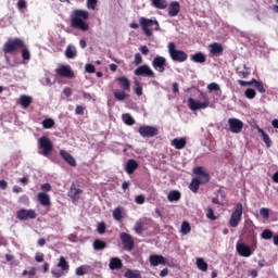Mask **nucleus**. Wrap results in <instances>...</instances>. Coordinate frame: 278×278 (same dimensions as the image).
Wrapping results in <instances>:
<instances>
[{"instance_id":"nucleus-21","label":"nucleus","mask_w":278,"mask_h":278,"mask_svg":"<svg viewBox=\"0 0 278 278\" xmlns=\"http://www.w3.org/2000/svg\"><path fill=\"white\" fill-rule=\"evenodd\" d=\"M60 155L64 162L70 164V166H77V161H75V157H73V155H71L68 152L61 150Z\"/></svg>"},{"instance_id":"nucleus-20","label":"nucleus","mask_w":278,"mask_h":278,"mask_svg":"<svg viewBox=\"0 0 278 278\" xmlns=\"http://www.w3.org/2000/svg\"><path fill=\"white\" fill-rule=\"evenodd\" d=\"M181 10V5L177 1H173L168 5V15L169 16H177Z\"/></svg>"},{"instance_id":"nucleus-40","label":"nucleus","mask_w":278,"mask_h":278,"mask_svg":"<svg viewBox=\"0 0 278 278\" xmlns=\"http://www.w3.org/2000/svg\"><path fill=\"white\" fill-rule=\"evenodd\" d=\"M89 267L86 265L79 266L78 268H76V275L78 277H83V275H86V273H88Z\"/></svg>"},{"instance_id":"nucleus-8","label":"nucleus","mask_w":278,"mask_h":278,"mask_svg":"<svg viewBox=\"0 0 278 278\" xmlns=\"http://www.w3.org/2000/svg\"><path fill=\"white\" fill-rule=\"evenodd\" d=\"M58 268H61L62 271H58L55 269H52V275L55 278H60L62 277V275L68 273V270L71 269V265H68V262L66 261V258L64 256H61L59 258V263H58Z\"/></svg>"},{"instance_id":"nucleus-24","label":"nucleus","mask_w":278,"mask_h":278,"mask_svg":"<svg viewBox=\"0 0 278 278\" xmlns=\"http://www.w3.org/2000/svg\"><path fill=\"white\" fill-rule=\"evenodd\" d=\"M109 268H111V270H118V268H123V261H121L118 257H112Z\"/></svg>"},{"instance_id":"nucleus-15","label":"nucleus","mask_w":278,"mask_h":278,"mask_svg":"<svg viewBox=\"0 0 278 278\" xmlns=\"http://www.w3.org/2000/svg\"><path fill=\"white\" fill-rule=\"evenodd\" d=\"M135 75L139 77H155V73L149 65H141L135 70Z\"/></svg>"},{"instance_id":"nucleus-27","label":"nucleus","mask_w":278,"mask_h":278,"mask_svg":"<svg viewBox=\"0 0 278 278\" xmlns=\"http://www.w3.org/2000/svg\"><path fill=\"white\" fill-rule=\"evenodd\" d=\"M257 131H258V134H261L263 141L265 142L267 149H270L273 141L270 140V137L268 136V134H266L264 131V129H262L260 127H257Z\"/></svg>"},{"instance_id":"nucleus-12","label":"nucleus","mask_w":278,"mask_h":278,"mask_svg":"<svg viewBox=\"0 0 278 278\" xmlns=\"http://www.w3.org/2000/svg\"><path fill=\"white\" fill-rule=\"evenodd\" d=\"M16 216L20 220H29L36 218L38 215L36 214V211L34 210H25L21 208L16 212Z\"/></svg>"},{"instance_id":"nucleus-5","label":"nucleus","mask_w":278,"mask_h":278,"mask_svg":"<svg viewBox=\"0 0 278 278\" xmlns=\"http://www.w3.org/2000/svg\"><path fill=\"white\" fill-rule=\"evenodd\" d=\"M38 148L41 150L39 151L40 155L49 157L53 151V143L48 137H41L38 139Z\"/></svg>"},{"instance_id":"nucleus-7","label":"nucleus","mask_w":278,"mask_h":278,"mask_svg":"<svg viewBox=\"0 0 278 278\" xmlns=\"http://www.w3.org/2000/svg\"><path fill=\"white\" fill-rule=\"evenodd\" d=\"M25 41L22 39L15 38L5 42L3 47L4 53H14L17 49H24Z\"/></svg>"},{"instance_id":"nucleus-42","label":"nucleus","mask_w":278,"mask_h":278,"mask_svg":"<svg viewBox=\"0 0 278 278\" xmlns=\"http://www.w3.org/2000/svg\"><path fill=\"white\" fill-rule=\"evenodd\" d=\"M125 277H126V278H142V276H140V273L134 271V270H131V269H129V270H127V271L125 273Z\"/></svg>"},{"instance_id":"nucleus-58","label":"nucleus","mask_w":278,"mask_h":278,"mask_svg":"<svg viewBox=\"0 0 278 278\" xmlns=\"http://www.w3.org/2000/svg\"><path fill=\"white\" fill-rule=\"evenodd\" d=\"M86 73H94V65L92 64H86L85 65Z\"/></svg>"},{"instance_id":"nucleus-38","label":"nucleus","mask_w":278,"mask_h":278,"mask_svg":"<svg viewBox=\"0 0 278 278\" xmlns=\"http://www.w3.org/2000/svg\"><path fill=\"white\" fill-rule=\"evenodd\" d=\"M105 247H106V243L101 240H96L93 242V249L96 251H103V249H105Z\"/></svg>"},{"instance_id":"nucleus-17","label":"nucleus","mask_w":278,"mask_h":278,"mask_svg":"<svg viewBox=\"0 0 278 278\" xmlns=\"http://www.w3.org/2000/svg\"><path fill=\"white\" fill-rule=\"evenodd\" d=\"M237 252L241 257H251V255H253V250H251V247L244 243H237Z\"/></svg>"},{"instance_id":"nucleus-16","label":"nucleus","mask_w":278,"mask_h":278,"mask_svg":"<svg viewBox=\"0 0 278 278\" xmlns=\"http://www.w3.org/2000/svg\"><path fill=\"white\" fill-rule=\"evenodd\" d=\"M121 240H122V244L124 245V249H126V251H134V238H131V236L127 232H123L121 233Z\"/></svg>"},{"instance_id":"nucleus-9","label":"nucleus","mask_w":278,"mask_h":278,"mask_svg":"<svg viewBox=\"0 0 278 278\" xmlns=\"http://www.w3.org/2000/svg\"><path fill=\"white\" fill-rule=\"evenodd\" d=\"M55 73L60 77H65L67 79H73V77H75V73H73L71 65H59L55 70Z\"/></svg>"},{"instance_id":"nucleus-6","label":"nucleus","mask_w":278,"mask_h":278,"mask_svg":"<svg viewBox=\"0 0 278 278\" xmlns=\"http://www.w3.org/2000/svg\"><path fill=\"white\" fill-rule=\"evenodd\" d=\"M242 220V203H237L233 207L232 214L230 215L229 225L230 227H238Z\"/></svg>"},{"instance_id":"nucleus-60","label":"nucleus","mask_w":278,"mask_h":278,"mask_svg":"<svg viewBox=\"0 0 278 278\" xmlns=\"http://www.w3.org/2000/svg\"><path fill=\"white\" fill-rule=\"evenodd\" d=\"M135 201L138 205L144 204V195H137Z\"/></svg>"},{"instance_id":"nucleus-1","label":"nucleus","mask_w":278,"mask_h":278,"mask_svg":"<svg viewBox=\"0 0 278 278\" xmlns=\"http://www.w3.org/2000/svg\"><path fill=\"white\" fill-rule=\"evenodd\" d=\"M90 18V13L85 10H75L71 15V26L74 29H80V31H88L90 25L87 21Z\"/></svg>"},{"instance_id":"nucleus-31","label":"nucleus","mask_w":278,"mask_h":278,"mask_svg":"<svg viewBox=\"0 0 278 278\" xmlns=\"http://www.w3.org/2000/svg\"><path fill=\"white\" fill-rule=\"evenodd\" d=\"M31 101H33V99L29 96H21L20 97V104L24 109H27L28 105H31Z\"/></svg>"},{"instance_id":"nucleus-34","label":"nucleus","mask_w":278,"mask_h":278,"mask_svg":"<svg viewBox=\"0 0 278 278\" xmlns=\"http://www.w3.org/2000/svg\"><path fill=\"white\" fill-rule=\"evenodd\" d=\"M201 186V181L199 180V178H193L189 188L191 190V192H199V187Z\"/></svg>"},{"instance_id":"nucleus-41","label":"nucleus","mask_w":278,"mask_h":278,"mask_svg":"<svg viewBox=\"0 0 278 278\" xmlns=\"http://www.w3.org/2000/svg\"><path fill=\"white\" fill-rule=\"evenodd\" d=\"M114 97L117 101H125L127 93H125V91H114Z\"/></svg>"},{"instance_id":"nucleus-61","label":"nucleus","mask_w":278,"mask_h":278,"mask_svg":"<svg viewBox=\"0 0 278 278\" xmlns=\"http://www.w3.org/2000/svg\"><path fill=\"white\" fill-rule=\"evenodd\" d=\"M75 114H78L79 116H84V106L77 105L75 110Z\"/></svg>"},{"instance_id":"nucleus-57","label":"nucleus","mask_w":278,"mask_h":278,"mask_svg":"<svg viewBox=\"0 0 278 278\" xmlns=\"http://www.w3.org/2000/svg\"><path fill=\"white\" fill-rule=\"evenodd\" d=\"M17 8H18V10H25V8H27V1L18 0Z\"/></svg>"},{"instance_id":"nucleus-50","label":"nucleus","mask_w":278,"mask_h":278,"mask_svg":"<svg viewBox=\"0 0 278 278\" xmlns=\"http://www.w3.org/2000/svg\"><path fill=\"white\" fill-rule=\"evenodd\" d=\"M22 58L23 60H30L31 58V54L29 53V50L25 49V48H22Z\"/></svg>"},{"instance_id":"nucleus-47","label":"nucleus","mask_w":278,"mask_h":278,"mask_svg":"<svg viewBox=\"0 0 278 278\" xmlns=\"http://www.w3.org/2000/svg\"><path fill=\"white\" fill-rule=\"evenodd\" d=\"M252 83L254 84L255 88L258 90V92H266V89L264 88V85L262 83L253 79Z\"/></svg>"},{"instance_id":"nucleus-33","label":"nucleus","mask_w":278,"mask_h":278,"mask_svg":"<svg viewBox=\"0 0 278 278\" xmlns=\"http://www.w3.org/2000/svg\"><path fill=\"white\" fill-rule=\"evenodd\" d=\"M195 264H197L199 270H202V273H205L207 270V264H206L205 260L198 257L195 261Z\"/></svg>"},{"instance_id":"nucleus-63","label":"nucleus","mask_w":278,"mask_h":278,"mask_svg":"<svg viewBox=\"0 0 278 278\" xmlns=\"http://www.w3.org/2000/svg\"><path fill=\"white\" fill-rule=\"evenodd\" d=\"M41 190L43 192H51V185H49V184L41 185Z\"/></svg>"},{"instance_id":"nucleus-44","label":"nucleus","mask_w":278,"mask_h":278,"mask_svg":"<svg viewBox=\"0 0 278 278\" xmlns=\"http://www.w3.org/2000/svg\"><path fill=\"white\" fill-rule=\"evenodd\" d=\"M135 231L136 233H142V231H144V223H142V220L136 223Z\"/></svg>"},{"instance_id":"nucleus-25","label":"nucleus","mask_w":278,"mask_h":278,"mask_svg":"<svg viewBox=\"0 0 278 278\" xmlns=\"http://www.w3.org/2000/svg\"><path fill=\"white\" fill-rule=\"evenodd\" d=\"M186 144H187L186 138H175L172 141V146L178 150L185 149Z\"/></svg>"},{"instance_id":"nucleus-62","label":"nucleus","mask_w":278,"mask_h":278,"mask_svg":"<svg viewBox=\"0 0 278 278\" xmlns=\"http://www.w3.org/2000/svg\"><path fill=\"white\" fill-rule=\"evenodd\" d=\"M139 51L143 54V55H149V48L147 46H141L139 48Z\"/></svg>"},{"instance_id":"nucleus-10","label":"nucleus","mask_w":278,"mask_h":278,"mask_svg":"<svg viewBox=\"0 0 278 278\" xmlns=\"http://www.w3.org/2000/svg\"><path fill=\"white\" fill-rule=\"evenodd\" d=\"M138 131L142 138H153V136H157L160 132L154 126H141Z\"/></svg>"},{"instance_id":"nucleus-3","label":"nucleus","mask_w":278,"mask_h":278,"mask_svg":"<svg viewBox=\"0 0 278 278\" xmlns=\"http://www.w3.org/2000/svg\"><path fill=\"white\" fill-rule=\"evenodd\" d=\"M139 23H140L141 29L148 37L153 36V31L149 27L154 26L155 31H160V23L157 22V20H149L147 17H140Z\"/></svg>"},{"instance_id":"nucleus-26","label":"nucleus","mask_w":278,"mask_h":278,"mask_svg":"<svg viewBox=\"0 0 278 278\" xmlns=\"http://www.w3.org/2000/svg\"><path fill=\"white\" fill-rule=\"evenodd\" d=\"M65 58H67L68 60H73L75 58H77V48H75V46H67L66 50H65Z\"/></svg>"},{"instance_id":"nucleus-56","label":"nucleus","mask_w":278,"mask_h":278,"mask_svg":"<svg viewBox=\"0 0 278 278\" xmlns=\"http://www.w3.org/2000/svg\"><path fill=\"white\" fill-rule=\"evenodd\" d=\"M22 275L23 277H26V275H29V277H34V275H36V268L33 267L30 270H24Z\"/></svg>"},{"instance_id":"nucleus-28","label":"nucleus","mask_w":278,"mask_h":278,"mask_svg":"<svg viewBox=\"0 0 278 278\" xmlns=\"http://www.w3.org/2000/svg\"><path fill=\"white\" fill-rule=\"evenodd\" d=\"M152 5L157 10H166L168 8L167 0H152Z\"/></svg>"},{"instance_id":"nucleus-14","label":"nucleus","mask_w":278,"mask_h":278,"mask_svg":"<svg viewBox=\"0 0 278 278\" xmlns=\"http://www.w3.org/2000/svg\"><path fill=\"white\" fill-rule=\"evenodd\" d=\"M152 66L159 73H164L166 71V58L156 55L152 61Z\"/></svg>"},{"instance_id":"nucleus-23","label":"nucleus","mask_w":278,"mask_h":278,"mask_svg":"<svg viewBox=\"0 0 278 278\" xmlns=\"http://www.w3.org/2000/svg\"><path fill=\"white\" fill-rule=\"evenodd\" d=\"M37 199H38L39 203H41L43 205V207L51 205V198L49 197V194H47L45 192H39L37 194Z\"/></svg>"},{"instance_id":"nucleus-13","label":"nucleus","mask_w":278,"mask_h":278,"mask_svg":"<svg viewBox=\"0 0 278 278\" xmlns=\"http://www.w3.org/2000/svg\"><path fill=\"white\" fill-rule=\"evenodd\" d=\"M228 125L231 134H240V131H242V128L244 127V123L238 118H229Z\"/></svg>"},{"instance_id":"nucleus-19","label":"nucleus","mask_w":278,"mask_h":278,"mask_svg":"<svg viewBox=\"0 0 278 278\" xmlns=\"http://www.w3.org/2000/svg\"><path fill=\"white\" fill-rule=\"evenodd\" d=\"M149 262L151 266H160V264L162 266H166V258H164V256L162 255H157V254L150 255Z\"/></svg>"},{"instance_id":"nucleus-36","label":"nucleus","mask_w":278,"mask_h":278,"mask_svg":"<svg viewBox=\"0 0 278 278\" xmlns=\"http://www.w3.org/2000/svg\"><path fill=\"white\" fill-rule=\"evenodd\" d=\"M168 201H179L181 199V193L179 191H170L167 195Z\"/></svg>"},{"instance_id":"nucleus-4","label":"nucleus","mask_w":278,"mask_h":278,"mask_svg":"<svg viewBox=\"0 0 278 278\" xmlns=\"http://www.w3.org/2000/svg\"><path fill=\"white\" fill-rule=\"evenodd\" d=\"M167 49L174 62H186V60H188V54L181 50H177L175 42H169Z\"/></svg>"},{"instance_id":"nucleus-52","label":"nucleus","mask_w":278,"mask_h":278,"mask_svg":"<svg viewBox=\"0 0 278 278\" xmlns=\"http://www.w3.org/2000/svg\"><path fill=\"white\" fill-rule=\"evenodd\" d=\"M255 91L253 89H247L245 90V97L247 99H255Z\"/></svg>"},{"instance_id":"nucleus-39","label":"nucleus","mask_w":278,"mask_h":278,"mask_svg":"<svg viewBox=\"0 0 278 278\" xmlns=\"http://www.w3.org/2000/svg\"><path fill=\"white\" fill-rule=\"evenodd\" d=\"M122 118H123V121H124V123H125L126 125H135V123H136V121L134 119V117H132L131 115H129V114H124V115L122 116Z\"/></svg>"},{"instance_id":"nucleus-59","label":"nucleus","mask_w":278,"mask_h":278,"mask_svg":"<svg viewBox=\"0 0 278 278\" xmlns=\"http://www.w3.org/2000/svg\"><path fill=\"white\" fill-rule=\"evenodd\" d=\"M98 232L105 233V224L104 223L98 224Z\"/></svg>"},{"instance_id":"nucleus-51","label":"nucleus","mask_w":278,"mask_h":278,"mask_svg":"<svg viewBox=\"0 0 278 278\" xmlns=\"http://www.w3.org/2000/svg\"><path fill=\"white\" fill-rule=\"evenodd\" d=\"M98 0H87V8L89 10H94L97 8Z\"/></svg>"},{"instance_id":"nucleus-64","label":"nucleus","mask_w":278,"mask_h":278,"mask_svg":"<svg viewBox=\"0 0 278 278\" xmlns=\"http://www.w3.org/2000/svg\"><path fill=\"white\" fill-rule=\"evenodd\" d=\"M63 94H65V97H71L73 94V90L71 88L66 87L63 90Z\"/></svg>"},{"instance_id":"nucleus-37","label":"nucleus","mask_w":278,"mask_h":278,"mask_svg":"<svg viewBox=\"0 0 278 278\" xmlns=\"http://www.w3.org/2000/svg\"><path fill=\"white\" fill-rule=\"evenodd\" d=\"M181 233H184V236H188V233H190V231H192V228L190 227V224L188 222H184L181 224Z\"/></svg>"},{"instance_id":"nucleus-18","label":"nucleus","mask_w":278,"mask_h":278,"mask_svg":"<svg viewBox=\"0 0 278 278\" xmlns=\"http://www.w3.org/2000/svg\"><path fill=\"white\" fill-rule=\"evenodd\" d=\"M211 55H215V58H218V55H223V51L225 49L223 48L222 43L214 42L208 46Z\"/></svg>"},{"instance_id":"nucleus-48","label":"nucleus","mask_w":278,"mask_h":278,"mask_svg":"<svg viewBox=\"0 0 278 278\" xmlns=\"http://www.w3.org/2000/svg\"><path fill=\"white\" fill-rule=\"evenodd\" d=\"M135 92L138 97H142V86H140V83L138 80L135 81Z\"/></svg>"},{"instance_id":"nucleus-46","label":"nucleus","mask_w":278,"mask_h":278,"mask_svg":"<svg viewBox=\"0 0 278 278\" xmlns=\"http://www.w3.org/2000/svg\"><path fill=\"white\" fill-rule=\"evenodd\" d=\"M260 214H261V216H262L263 218H266V219L270 218V210H268V208H266V207H262V208L260 210Z\"/></svg>"},{"instance_id":"nucleus-2","label":"nucleus","mask_w":278,"mask_h":278,"mask_svg":"<svg viewBox=\"0 0 278 278\" xmlns=\"http://www.w3.org/2000/svg\"><path fill=\"white\" fill-rule=\"evenodd\" d=\"M202 100H195L194 98L188 99V106L192 112H197V110H206V108H210V97L207 94L202 93L201 94Z\"/></svg>"},{"instance_id":"nucleus-45","label":"nucleus","mask_w":278,"mask_h":278,"mask_svg":"<svg viewBox=\"0 0 278 278\" xmlns=\"http://www.w3.org/2000/svg\"><path fill=\"white\" fill-rule=\"evenodd\" d=\"M207 90L208 92H218V90H220V86H218L216 83H211L207 85Z\"/></svg>"},{"instance_id":"nucleus-49","label":"nucleus","mask_w":278,"mask_h":278,"mask_svg":"<svg viewBox=\"0 0 278 278\" xmlns=\"http://www.w3.org/2000/svg\"><path fill=\"white\" fill-rule=\"evenodd\" d=\"M262 238L264 240H270V238H273V231L266 229L262 232Z\"/></svg>"},{"instance_id":"nucleus-11","label":"nucleus","mask_w":278,"mask_h":278,"mask_svg":"<svg viewBox=\"0 0 278 278\" xmlns=\"http://www.w3.org/2000/svg\"><path fill=\"white\" fill-rule=\"evenodd\" d=\"M193 173L197 175L195 179H199L200 184H207L210 181V174L205 170V167H195Z\"/></svg>"},{"instance_id":"nucleus-43","label":"nucleus","mask_w":278,"mask_h":278,"mask_svg":"<svg viewBox=\"0 0 278 278\" xmlns=\"http://www.w3.org/2000/svg\"><path fill=\"white\" fill-rule=\"evenodd\" d=\"M54 125H55V122L53 119H51V118L45 119L42 122V127L45 129H51V127H53Z\"/></svg>"},{"instance_id":"nucleus-30","label":"nucleus","mask_w":278,"mask_h":278,"mask_svg":"<svg viewBox=\"0 0 278 278\" xmlns=\"http://www.w3.org/2000/svg\"><path fill=\"white\" fill-rule=\"evenodd\" d=\"M117 81L124 90H129V88H131V83H129V79L125 76L118 77Z\"/></svg>"},{"instance_id":"nucleus-32","label":"nucleus","mask_w":278,"mask_h":278,"mask_svg":"<svg viewBox=\"0 0 278 278\" xmlns=\"http://www.w3.org/2000/svg\"><path fill=\"white\" fill-rule=\"evenodd\" d=\"M191 60L198 64H203L205 62V54L198 52L191 56Z\"/></svg>"},{"instance_id":"nucleus-53","label":"nucleus","mask_w":278,"mask_h":278,"mask_svg":"<svg viewBox=\"0 0 278 278\" xmlns=\"http://www.w3.org/2000/svg\"><path fill=\"white\" fill-rule=\"evenodd\" d=\"M206 218L210 220H216V217L214 216V210H212V207L207 208Z\"/></svg>"},{"instance_id":"nucleus-29","label":"nucleus","mask_w":278,"mask_h":278,"mask_svg":"<svg viewBox=\"0 0 278 278\" xmlns=\"http://www.w3.org/2000/svg\"><path fill=\"white\" fill-rule=\"evenodd\" d=\"M81 189L76 188V187H71L70 192H68V197H71V199H73V201H77V199H79V194H81Z\"/></svg>"},{"instance_id":"nucleus-54","label":"nucleus","mask_w":278,"mask_h":278,"mask_svg":"<svg viewBox=\"0 0 278 278\" xmlns=\"http://www.w3.org/2000/svg\"><path fill=\"white\" fill-rule=\"evenodd\" d=\"M35 260L36 262L40 263V262H45V254L42 252H37L35 254Z\"/></svg>"},{"instance_id":"nucleus-35","label":"nucleus","mask_w":278,"mask_h":278,"mask_svg":"<svg viewBox=\"0 0 278 278\" xmlns=\"http://www.w3.org/2000/svg\"><path fill=\"white\" fill-rule=\"evenodd\" d=\"M113 218L114 220H123V207L117 206L113 211Z\"/></svg>"},{"instance_id":"nucleus-55","label":"nucleus","mask_w":278,"mask_h":278,"mask_svg":"<svg viewBox=\"0 0 278 278\" xmlns=\"http://www.w3.org/2000/svg\"><path fill=\"white\" fill-rule=\"evenodd\" d=\"M142 62V55H140V53H136L135 54V61H134V64L136 66H140V63Z\"/></svg>"},{"instance_id":"nucleus-22","label":"nucleus","mask_w":278,"mask_h":278,"mask_svg":"<svg viewBox=\"0 0 278 278\" xmlns=\"http://www.w3.org/2000/svg\"><path fill=\"white\" fill-rule=\"evenodd\" d=\"M138 168V162L134 159H130L125 164V170L128 175H132Z\"/></svg>"}]
</instances>
